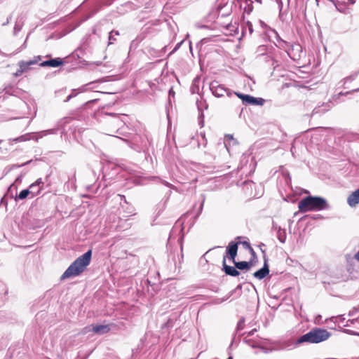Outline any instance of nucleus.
<instances>
[{"instance_id":"f257e3e1","label":"nucleus","mask_w":359,"mask_h":359,"mask_svg":"<svg viewBox=\"0 0 359 359\" xmlns=\"http://www.w3.org/2000/svg\"><path fill=\"white\" fill-rule=\"evenodd\" d=\"M92 257V250H89L81 256L76 259L61 276L62 280L76 277L82 273L90 264Z\"/></svg>"},{"instance_id":"f03ea898","label":"nucleus","mask_w":359,"mask_h":359,"mask_svg":"<svg viewBox=\"0 0 359 359\" xmlns=\"http://www.w3.org/2000/svg\"><path fill=\"white\" fill-rule=\"evenodd\" d=\"M300 212L320 211L329 209L327 201L320 196H309L302 199L298 203Z\"/></svg>"},{"instance_id":"7ed1b4c3","label":"nucleus","mask_w":359,"mask_h":359,"mask_svg":"<svg viewBox=\"0 0 359 359\" xmlns=\"http://www.w3.org/2000/svg\"><path fill=\"white\" fill-rule=\"evenodd\" d=\"M330 333L323 328L315 327L309 332L302 335L296 341V344L304 342L309 344H318L327 340L330 337Z\"/></svg>"},{"instance_id":"20e7f679","label":"nucleus","mask_w":359,"mask_h":359,"mask_svg":"<svg viewBox=\"0 0 359 359\" xmlns=\"http://www.w3.org/2000/svg\"><path fill=\"white\" fill-rule=\"evenodd\" d=\"M238 242L231 241L226 248V254L229 259L234 263L235 267L239 270H249L251 264L248 262H236L235 258L237 255Z\"/></svg>"},{"instance_id":"39448f33","label":"nucleus","mask_w":359,"mask_h":359,"mask_svg":"<svg viewBox=\"0 0 359 359\" xmlns=\"http://www.w3.org/2000/svg\"><path fill=\"white\" fill-rule=\"evenodd\" d=\"M210 90L212 93L217 97H223L225 94L228 96L231 95V93L225 88L224 85L219 84L217 81H213L210 84Z\"/></svg>"},{"instance_id":"423d86ee","label":"nucleus","mask_w":359,"mask_h":359,"mask_svg":"<svg viewBox=\"0 0 359 359\" xmlns=\"http://www.w3.org/2000/svg\"><path fill=\"white\" fill-rule=\"evenodd\" d=\"M245 104L262 106L264 104L265 100L263 98L254 97L250 95H245L240 93H234Z\"/></svg>"},{"instance_id":"0eeeda50","label":"nucleus","mask_w":359,"mask_h":359,"mask_svg":"<svg viewBox=\"0 0 359 359\" xmlns=\"http://www.w3.org/2000/svg\"><path fill=\"white\" fill-rule=\"evenodd\" d=\"M264 263L262 268L257 270L253 273L255 278L262 280L265 278L269 273V267L268 265V258L265 255L264 256Z\"/></svg>"},{"instance_id":"6e6552de","label":"nucleus","mask_w":359,"mask_h":359,"mask_svg":"<svg viewBox=\"0 0 359 359\" xmlns=\"http://www.w3.org/2000/svg\"><path fill=\"white\" fill-rule=\"evenodd\" d=\"M302 51V48L299 43H293L290 48L287 52L288 55L290 58L294 60H299L300 58V53Z\"/></svg>"},{"instance_id":"1a4fd4ad","label":"nucleus","mask_w":359,"mask_h":359,"mask_svg":"<svg viewBox=\"0 0 359 359\" xmlns=\"http://www.w3.org/2000/svg\"><path fill=\"white\" fill-rule=\"evenodd\" d=\"M228 255H225L223 257V262H222V266H223V270L225 272L226 275L231 276H237L240 274V272L236 269V267L229 266L226 264V257Z\"/></svg>"},{"instance_id":"9d476101","label":"nucleus","mask_w":359,"mask_h":359,"mask_svg":"<svg viewBox=\"0 0 359 359\" xmlns=\"http://www.w3.org/2000/svg\"><path fill=\"white\" fill-rule=\"evenodd\" d=\"M39 60H41V56L35 57L34 60L29 61L21 60L18 62V67L22 68L24 72H27L30 69L31 65L37 64Z\"/></svg>"},{"instance_id":"9b49d317","label":"nucleus","mask_w":359,"mask_h":359,"mask_svg":"<svg viewBox=\"0 0 359 359\" xmlns=\"http://www.w3.org/2000/svg\"><path fill=\"white\" fill-rule=\"evenodd\" d=\"M93 332L102 335L109 332L111 330L109 325H93Z\"/></svg>"},{"instance_id":"f8f14e48","label":"nucleus","mask_w":359,"mask_h":359,"mask_svg":"<svg viewBox=\"0 0 359 359\" xmlns=\"http://www.w3.org/2000/svg\"><path fill=\"white\" fill-rule=\"evenodd\" d=\"M62 64H63L62 60L57 57V58H54V59H50L48 60L43 61L40 64V66L41 67H57Z\"/></svg>"},{"instance_id":"ddd939ff","label":"nucleus","mask_w":359,"mask_h":359,"mask_svg":"<svg viewBox=\"0 0 359 359\" xmlns=\"http://www.w3.org/2000/svg\"><path fill=\"white\" fill-rule=\"evenodd\" d=\"M252 0H241L240 6L244 13L250 14L253 11Z\"/></svg>"},{"instance_id":"4468645a","label":"nucleus","mask_w":359,"mask_h":359,"mask_svg":"<svg viewBox=\"0 0 359 359\" xmlns=\"http://www.w3.org/2000/svg\"><path fill=\"white\" fill-rule=\"evenodd\" d=\"M347 203L351 207H355L359 203V194L357 190L348 196Z\"/></svg>"},{"instance_id":"2eb2a0df","label":"nucleus","mask_w":359,"mask_h":359,"mask_svg":"<svg viewBox=\"0 0 359 359\" xmlns=\"http://www.w3.org/2000/svg\"><path fill=\"white\" fill-rule=\"evenodd\" d=\"M242 290V285H238L236 286V287L232 290L231 292H229V294L228 295H226L225 297L222 298V299H217L215 300V304H221L223 302L227 300L232 294L233 292H236L237 290Z\"/></svg>"},{"instance_id":"dca6fc26","label":"nucleus","mask_w":359,"mask_h":359,"mask_svg":"<svg viewBox=\"0 0 359 359\" xmlns=\"http://www.w3.org/2000/svg\"><path fill=\"white\" fill-rule=\"evenodd\" d=\"M199 80H200V79L197 77V78H195L193 81V83L191 87V91L193 94L199 93V86H198Z\"/></svg>"},{"instance_id":"f3484780","label":"nucleus","mask_w":359,"mask_h":359,"mask_svg":"<svg viewBox=\"0 0 359 359\" xmlns=\"http://www.w3.org/2000/svg\"><path fill=\"white\" fill-rule=\"evenodd\" d=\"M29 192L32 195V196H35L40 193L41 188H40L39 186H37L34 183H32L29 186Z\"/></svg>"},{"instance_id":"a211bd4d","label":"nucleus","mask_w":359,"mask_h":359,"mask_svg":"<svg viewBox=\"0 0 359 359\" xmlns=\"http://www.w3.org/2000/svg\"><path fill=\"white\" fill-rule=\"evenodd\" d=\"M278 234V239L279 241L282 243H284L286 240V232L285 229H281L280 227L278 229V231L277 232Z\"/></svg>"},{"instance_id":"6ab92c4d","label":"nucleus","mask_w":359,"mask_h":359,"mask_svg":"<svg viewBox=\"0 0 359 359\" xmlns=\"http://www.w3.org/2000/svg\"><path fill=\"white\" fill-rule=\"evenodd\" d=\"M118 31L112 30L109 34V45L112 44L116 41L115 36H118Z\"/></svg>"},{"instance_id":"aec40b11","label":"nucleus","mask_w":359,"mask_h":359,"mask_svg":"<svg viewBox=\"0 0 359 359\" xmlns=\"http://www.w3.org/2000/svg\"><path fill=\"white\" fill-rule=\"evenodd\" d=\"M280 46L283 48L287 53L290 50V48H291V46H292L293 43H290L285 41L280 40L279 42Z\"/></svg>"},{"instance_id":"412c9836","label":"nucleus","mask_w":359,"mask_h":359,"mask_svg":"<svg viewBox=\"0 0 359 359\" xmlns=\"http://www.w3.org/2000/svg\"><path fill=\"white\" fill-rule=\"evenodd\" d=\"M30 194L29 189H24L20 192V194L18 195L17 198L18 199L22 200L26 198L28 195Z\"/></svg>"},{"instance_id":"4be33fe9","label":"nucleus","mask_w":359,"mask_h":359,"mask_svg":"<svg viewBox=\"0 0 359 359\" xmlns=\"http://www.w3.org/2000/svg\"><path fill=\"white\" fill-rule=\"evenodd\" d=\"M55 133H56L55 129H49V130H43L39 133V137L41 138L44 135H47L49 134H55Z\"/></svg>"},{"instance_id":"5701e85b","label":"nucleus","mask_w":359,"mask_h":359,"mask_svg":"<svg viewBox=\"0 0 359 359\" xmlns=\"http://www.w3.org/2000/svg\"><path fill=\"white\" fill-rule=\"evenodd\" d=\"M22 23L20 21H17L15 22L14 29H13V34L14 35H16L22 29Z\"/></svg>"},{"instance_id":"b1692460","label":"nucleus","mask_w":359,"mask_h":359,"mask_svg":"<svg viewBox=\"0 0 359 359\" xmlns=\"http://www.w3.org/2000/svg\"><path fill=\"white\" fill-rule=\"evenodd\" d=\"M357 76H358V73H355L349 76L346 77L345 79H344L341 81V82H343V85H345L347 81H352L355 80V78L357 77Z\"/></svg>"},{"instance_id":"393cba45","label":"nucleus","mask_w":359,"mask_h":359,"mask_svg":"<svg viewBox=\"0 0 359 359\" xmlns=\"http://www.w3.org/2000/svg\"><path fill=\"white\" fill-rule=\"evenodd\" d=\"M13 86H11V85H7L6 86H4L3 88H2V92H4L6 94H8V95H13Z\"/></svg>"},{"instance_id":"a878e982","label":"nucleus","mask_w":359,"mask_h":359,"mask_svg":"<svg viewBox=\"0 0 359 359\" xmlns=\"http://www.w3.org/2000/svg\"><path fill=\"white\" fill-rule=\"evenodd\" d=\"M92 327H93V325H88V326H86L85 327H83L81 332V334H86L90 332H93V329H92Z\"/></svg>"},{"instance_id":"bb28decb","label":"nucleus","mask_w":359,"mask_h":359,"mask_svg":"<svg viewBox=\"0 0 359 359\" xmlns=\"http://www.w3.org/2000/svg\"><path fill=\"white\" fill-rule=\"evenodd\" d=\"M244 188L245 187H247L248 189H252L255 186V184L252 182V181H245L244 183Z\"/></svg>"},{"instance_id":"cd10ccee","label":"nucleus","mask_w":359,"mask_h":359,"mask_svg":"<svg viewBox=\"0 0 359 359\" xmlns=\"http://www.w3.org/2000/svg\"><path fill=\"white\" fill-rule=\"evenodd\" d=\"M244 319H241L238 324H237V327H236V330L237 331H240V330H242L243 328H244Z\"/></svg>"},{"instance_id":"c85d7f7f","label":"nucleus","mask_w":359,"mask_h":359,"mask_svg":"<svg viewBox=\"0 0 359 359\" xmlns=\"http://www.w3.org/2000/svg\"><path fill=\"white\" fill-rule=\"evenodd\" d=\"M327 109H321L320 107H315L312 111V114H318V113H325Z\"/></svg>"},{"instance_id":"c756f323","label":"nucleus","mask_w":359,"mask_h":359,"mask_svg":"<svg viewBox=\"0 0 359 359\" xmlns=\"http://www.w3.org/2000/svg\"><path fill=\"white\" fill-rule=\"evenodd\" d=\"M27 135H22L13 140V142H18L27 140Z\"/></svg>"},{"instance_id":"7c9ffc66","label":"nucleus","mask_w":359,"mask_h":359,"mask_svg":"<svg viewBox=\"0 0 359 359\" xmlns=\"http://www.w3.org/2000/svg\"><path fill=\"white\" fill-rule=\"evenodd\" d=\"M247 28L248 29L249 32L251 34L253 32V28H252V24L250 21H248L246 22L245 29H247Z\"/></svg>"},{"instance_id":"2f4dec72","label":"nucleus","mask_w":359,"mask_h":359,"mask_svg":"<svg viewBox=\"0 0 359 359\" xmlns=\"http://www.w3.org/2000/svg\"><path fill=\"white\" fill-rule=\"evenodd\" d=\"M23 73H25L23 69L19 67L18 69L13 74V75L16 77L21 76Z\"/></svg>"},{"instance_id":"473e14b6","label":"nucleus","mask_w":359,"mask_h":359,"mask_svg":"<svg viewBox=\"0 0 359 359\" xmlns=\"http://www.w3.org/2000/svg\"><path fill=\"white\" fill-rule=\"evenodd\" d=\"M107 115H109V116H113L115 117L116 118V123L119 125V123L121 122V119H120V116L118 115V114H107Z\"/></svg>"},{"instance_id":"72a5a7b5","label":"nucleus","mask_w":359,"mask_h":359,"mask_svg":"<svg viewBox=\"0 0 359 359\" xmlns=\"http://www.w3.org/2000/svg\"><path fill=\"white\" fill-rule=\"evenodd\" d=\"M35 184H36L37 186H39L40 188L42 189V187L43 185L44 184V182L42 180L41 178H39L38 180H36V181L35 182H34Z\"/></svg>"},{"instance_id":"f704fd0d","label":"nucleus","mask_w":359,"mask_h":359,"mask_svg":"<svg viewBox=\"0 0 359 359\" xmlns=\"http://www.w3.org/2000/svg\"><path fill=\"white\" fill-rule=\"evenodd\" d=\"M266 49V46H260L258 47L257 48V52L260 54V55H262L264 54V51H265Z\"/></svg>"},{"instance_id":"c9c22d12","label":"nucleus","mask_w":359,"mask_h":359,"mask_svg":"<svg viewBox=\"0 0 359 359\" xmlns=\"http://www.w3.org/2000/svg\"><path fill=\"white\" fill-rule=\"evenodd\" d=\"M242 244H243L244 246H245L246 248H249L250 249V250H251V252H252V254H254V253H255V252H254V251H253V250L250 248V243H249L248 242H247V241H244V242H243V243H242Z\"/></svg>"},{"instance_id":"e433bc0d","label":"nucleus","mask_w":359,"mask_h":359,"mask_svg":"<svg viewBox=\"0 0 359 359\" xmlns=\"http://www.w3.org/2000/svg\"><path fill=\"white\" fill-rule=\"evenodd\" d=\"M201 196H202V198H203V201H202V203H201V205H200V209H199V211H200V212H201V211H202L203 208V205H204V202H205V196H204V195H202Z\"/></svg>"},{"instance_id":"4c0bfd02","label":"nucleus","mask_w":359,"mask_h":359,"mask_svg":"<svg viewBox=\"0 0 359 359\" xmlns=\"http://www.w3.org/2000/svg\"><path fill=\"white\" fill-rule=\"evenodd\" d=\"M169 96L170 97H174L175 96V92L173 91V90L172 88L170 89V90H169Z\"/></svg>"},{"instance_id":"58836bf2","label":"nucleus","mask_w":359,"mask_h":359,"mask_svg":"<svg viewBox=\"0 0 359 359\" xmlns=\"http://www.w3.org/2000/svg\"><path fill=\"white\" fill-rule=\"evenodd\" d=\"M257 331L256 329H253L252 330H251L250 332H248V336H252L254 334V333Z\"/></svg>"},{"instance_id":"ea45409f","label":"nucleus","mask_w":359,"mask_h":359,"mask_svg":"<svg viewBox=\"0 0 359 359\" xmlns=\"http://www.w3.org/2000/svg\"><path fill=\"white\" fill-rule=\"evenodd\" d=\"M182 43V41H181L180 43H177L175 48V50H177V48H179V47L180 46L181 43Z\"/></svg>"},{"instance_id":"a19ab883","label":"nucleus","mask_w":359,"mask_h":359,"mask_svg":"<svg viewBox=\"0 0 359 359\" xmlns=\"http://www.w3.org/2000/svg\"><path fill=\"white\" fill-rule=\"evenodd\" d=\"M72 97H73V95H69V96L67 97L66 102L69 101V100Z\"/></svg>"},{"instance_id":"79ce46f5","label":"nucleus","mask_w":359,"mask_h":359,"mask_svg":"<svg viewBox=\"0 0 359 359\" xmlns=\"http://www.w3.org/2000/svg\"><path fill=\"white\" fill-rule=\"evenodd\" d=\"M226 137H227V138H229V139H230V140H233V135H226Z\"/></svg>"},{"instance_id":"37998d69","label":"nucleus","mask_w":359,"mask_h":359,"mask_svg":"<svg viewBox=\"0 0 359 359\" xmlns=\"http://www.w3.org/2000/svg\"><path fill=\"white\" fill-rule=\"evenodd\" d=\"M32 161H29L25 163H23L22 165H27V164H29Z\"/></svg>"},{"instance_id":"c03bdc74","label":"nucleus","mask_w":359,"mask_h":359,"mask_svg":"<svg viewBox=\"0 0 359 359\" xmlns=\"http://www.w3.org/2000/svg\"><path fill=\"white\" fill-rule=\"evenodd\" d=\"M356 257H357L358 260H359V250H358V252L356 254Z\"/></svg>"},{"instance_id":"a18cd8bd","label":"nucleus","mask_w":359,"mask_h":359,"mask_svg":"<svg viewBox=\"0 0 359 359\" xmlns=\"http://www.w3.org/2000/svg\"><path fill=\"white\" fill-rule=\"evenodd\" d=\"M262 252H263V254H264V256L265 255V256L266 257V254H265V251L264 250V248H262Z\"/></svg>"},{"instance_id":"49530a36","label":"nucleus","mask_w":359,"mask_h":359,"mask_svg":"<svg viewBox=\"0 0 359 359\" xmlns=\"http://www.w3.org/2000/svg\"><path fill=\"white\" fill-rule=\"evenodd\" d=\"M227 359H233V357L231 355H229Z\"/></svg>"},{"instance_id":"de8ad7c7","label":"nucleus","mask_w":359,"mask_h":359,"mask_svg":"<svg viewBox=\"0 0 359 359\" xmlns=\"http://www.w3.org/2000/svg\"><path fill=\"white\" fill-rule=\"evenodd\" d=\"M258 3L261 4V0H256Z\"/></svg>"},{"instance_id":"09e8293b","label":"nucleus","mask_w":359,"mask_h":359,"mask_svg":"<svg viewBox=\"0 0 359 359\" xmlns=\"http://www.w3.org/2000/svg\"><path fill=\"white\" fill-rule=\"evenodd\" d=\"M25 43H26V41H24V44H23V46L25 47Z\"/></svg>"},{"instance_id":"8fccbe9b","label":"nucleus","mask_w":359,"mask_h":359,"mask_svg":"<svg viewBox=\"0 0 359 359\" xmlns=\"http://www.w3.org/2000/svg\"><path fill=\"white\" fill-rule=\"evenodd\" d=\"M2 88H0V94L2 93Z\"/></svg>"},{"instance_id":"3c124183","label":"nucleus","mask_w":359,"mask_h":359,"mask_svg":"<svg viewBox=\"0 0 359 359\" xmlns=\"http://www.w3.org/2000/svg\"><path fill=\"white\" fill-rule=\"evenodd\" d=\"M317 5L318 4V0H316Z\"/></svg>"},{"instance_id":"603ef678","label":"nucleus","mask_w":359,"mask_h":359,"mask_svg":"<svg viewBox=\"0 0 359 359\" xmlns=\"http://www.w3.org/2000/svg\"><path fill=\"white\" fill-rule=\"evenodd\" d=\"M358 90H359V88L358 90H355V91H358Z\"/></svg>"}]
</instances>
